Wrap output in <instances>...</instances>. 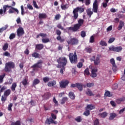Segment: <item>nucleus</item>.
<instances>
[{"label":"nucleus","instance_id":"1","mask_svg":"<svg viewBox=\"0 0 125 125\" xmlns=\"http://www.w3.org/2000/svg\"><path fill=\"white\" fill-rule=\"evenodd\" d=\"M7 8H10L8 11L10 14H11V13H14L15 11L17 12V14H19V11H18V9L8 5H4L3 6V9H0V15H1V16H3V15H5V14H6Z\"/></svg>","mask_w":125,"mask_h":125},{"label":"nucleus","instance_id":"2","mask_svg":"<svg viewBox=\"0 0 125 125\" xmlns=\"http://www.w3.org/2000/svg\"><path fill=\"white\" fill-rule=\"evenodd\" d=\"M57 62L59 64L57 66V68H61V67H65L68 63V60L65 57H61L57 60Z\"/></svg>","mask_w":125,"mask_h":125},{"label":"nucleus","instance_id":"3","mask_svg":"<svg viewBox=\"0 0 125 125\" xmlns=\"http://www.w3.org/2000/svg\"><path fill=\"white\" fill-rule=\"evenodd\" d=\"M68 57L71 64H77V63H78V55H77L76 51L74 53H70Z\"/></svg>","mask_w":125,"mask_h":125},{"label":"nucleus","instance_id":"4","mask_svg":"<svg viewBox=\"0 0 125 125\" xmlns=\"http://www.w3.org/2000/svg\"><path fill=\"white\" fill-rule=\"evenodd\" d=\"M83 11H84V8L82 7H77L76 8H74L73 11V18L75 20L78 19V17H79V12L80 13H83Z\"/></svg>","mask_w":125,"mask_h":125},{"label":"nucleus","instance_id":"5","mask_svg":"<svg viewBox=\"0 0 125 125\" xmlns=\"http://www.w3.org/2000/svg\"><path fill=\"white\" fill-rule=\"evenodd\" d=\"M14 68H15V63L12 62H9L5 63L4 71L5 72H10L11 69H14Z\"/></svg>","mask_w":125,"mask_h":125},{"label":"nucleus","instance_id":"6","mask_svg":"<svg viewBox=\"0 0 125 125\" xmlns=\"http://www.w3.org/2000/svg\"><path fill=\"white\" fill-rule=\"evenodd\" d=\"M43 62L42 60H40L38 61V62L31 66V68H33V71H38V69L37 68H39L40 69H42V63Z\"/></svg>","mask_w":125,"mask_h":125},{"label":"nucleus","instance_id":"7","mask_svg":"<svg viewBox=\"0 0 125 125\" xmlns=\"http://www.w3.org/2000/svg\"><path fill=\"white\" fill-rule=\"evenodd\" d=\"M66 42L68 44H71V45H76L79 43V40L76 38H71L70 40H67Z\"/></svg>","mask_w":125,"mask_h":125},{"label":"nucleus","instance_id":"8","mask_svg":"<svg viewBox=\"0 0 125 125\" xmlns=\"http://www.w3.org/2000/svg\"><path fill=\"white\" fill-rule=\"evenodd\" d=\"M91 61L94 62V64L95 66H98L99 64H100V57H99V55L95 58V56H93L92 59H91Z\"/></svg>","mask_w":125,"mask_h":125},{"label":"nucleus","instance_id":"9","mask_svg":"<svg viewBox=\"0 0 125 125\" xmlns=\"http://www.w3.org/2000/svg\"><path fill=\"white\" fill-rule=\"evenodd\" d=\"M69 81L67 80H62L60 82V86L61 88H66L69 84Z\"/></svg>","mask_w":125,"mask_h":125},{"label":"nucleus","instance_id":"10","mask_svg":"<svg viewBox=\"0 0 125 125\" xmlns=\"http://www.w3.org/2000/svg\"><path fill=\"white\" fill-rule=\"evenodd\" d=\"M109 50L111 51H115V52H121L123 50V47L121 46L117 47L112 46L109 47Z\"/></svg>","mask_w":125,"mask_h":125},{"label":"nucleus","instance_id":"11","mask_svg":"<svg viewBox=\"0 0 125 125\" xmlns=\"http://www.w3.org/2000/svg\"><path fill=\"white\" fill-rule=\"evenodd\" d=\"M92 10L95 13H97L98 11V1L95 0L93 4Z\"/></svg>","mask_w":125,"mask_h":125},{"label":"nucleus","instance_id":"12","mask_svg":"<svg viewBox=\"0 0 125 125\" xmlns=\"http://www.w3.org/2000/svg\"><path fill=\"white\" fill-rule=\"evenodd\" d=\"M56 34L58 35L57 37V41H59L60 42H64L65 40L61 38V31L58 29L56 30Z\"/></svg>","mask_w":125,"mask_h":125},{"label":"nucleus","instance_id":"13","mask_svg":"<svg viewBox=\"0 0 125 125\" xmlns=\"http://www.w3.org/2000/svg\"><path fill=\"white\" fill-rule=\"evenodd\" d=\"M110 62L112 65V70L114 72H117L118 71V67L116 65V62H115V60L114 58H112L110 60Z\"/></svg>","mask_w":125,"mask_h":125},{"label":"nucleus","instance_id":"14","mask_svg":"<svg viewBox=\"0 0 125 125\" xmlns=\"http://www.w3.org/2000/svg\"><path fill=\"white\" fill-rule=\"evenodd\" d=\"M18 37H22L25 32H24V29L22 27H20L17 30Z\"/></svg>","mask_w":125,"mask_h":125},{"label":"nucleus","instance_id":"15","mask_svg":"<svg viewBox=\"0 0 125 125\" xmlns=\"http://www.w3.org/2000/svg\"><path fill=\"white\" fill-rule=\"evenodd\" d=\"M83 22H84V21L83 19H80L78 21V23L75 24V26H76V28H77L78 30H80L81 28V27L83 26Z\"/></svg>","mask_w":125,"mask_h":125},{"label":"nucleus","instance_id":"16","mask_svg":"<svg viewBox=\"0 0 125 125\" xmlns=\"http://www.w3.org/2000/svg\"><path fill=\"white\" fill-rule=\"evenodd\" d=\"M45 124H47V125H50L51 124H54V125H57L58 122L57 121L53 120V119H51L49 120V119L47 118L45 122Z\"/></svg>","mask_w":125,"mask_h":125},{"label":"nucleus","instance_id":"17","mask_svg":"<svg viewBox=\"0 0 125 125\" xmlns=\"http://www.w3.org/2000/svg\"><path fill=\"white\" fill-rule=\"evenodd\" d=\"M78 1L82 3H85V5H86L87 6L91 3V0H78Z\"/></svg>","mask_w":125,"mask_h":125},{"label":"nucleus","instance_id":"18","mask_svg":"<svg viewBox=\"0 0 125 125\" xmlns=\"http://www.w3.org/2000/svg\"><path fill=\"white\" fill-rule=\"evenodd\" d=\"M43 47H44V46L42 43L35 45V48L37 49V50H42V49H43Z\"/></svg>","mask_w":125,"mask_h":125},{"label":"nucleus","instance_id":"19","mask_svg":"<svg viewBox=\"0 0 125 125\" xmlns=\"http://www.w3.org/2000/svg\"><path fill=\"white\" fill-rule=\"evenodd\" d=\"M47 85L49 87H51V86H54V85H56V81L53 80L52 81H50L47 83Z\"/></svg>","mask_w":125,"mask_h":125},{"label":"nucleus","instance_id":"20","mask_svg":"<svg viewBox=\"0 0 125 125\" xmlns=\"http://www.w3.org/2000/svg\"><path fill=\"white\" fill-rule=\"evenodd\" d=\"M96 72H97V69H93L92 70L91 75V77L92 78H96V77H97V74H96Z\"/></svg>","mask_w":125,"mask_h":125},{"label":"nucleus","instance_id":"21","mask_svg":"<svg viewBox=\"0 0 125 125\" xmlns=\"http://www.w3.org/2000/svg\"><path fill=\"white\" fill-rule=\"evenodd\" d=\"M76 87L79 91H83V85L82 83H77Z\"/></svg>","mask_w":125,"mask_h":125},{"label":"nucleus","instance_id":"22","mask_svg":"<svg viewBox=\"0 0 125 125\" xmlns=\"http://www.w3.org/2000/svg\"><path fill=\"white\" fill-rule=\"evenodd\" d=\"M40 37H41L42 39H44V38H46L47 37V34L45 33H41L37 35L36 39H39Z\"/></svg>","mask_w":125,"mask_h":125},{"label":"nucleus","instance_id":"23","mask_svg":"<svg viewBox=\"0 0 125 125\" xmlns=\"http://www.w3.org/2000/svg\"><path fill=\"white\" fill-rule=\"evenodd\" d=\"M124 26H125V23L124 22V21H119V25L118 27V31H121V30L123 29V27H124Z\"/></svg>","mask_w":125,"mask_h":125},{"label":"nucleus","instance_id":"24","mask_svg":"<svg viewBox=\"0 0 125 125\" xmlns=\"http://www.w3.org/2000/svg\"><path fill=\"white\" fill-rule=\"evenodd\" d=\"M68 30H70L71 31H73V32H78L79 30L78 29L77 27L76 26V25L74 24L73 27H69L67 28Z\"/></svg>","mask_w":125,"mask_h":125},{"label":"nucleus","instance_id":"25","mask_svg":"<svg viewBox=\"0 0 125 125\" xmlns=\"http://www.w3.org/2000/svg\"><path fill=\"white\" fill-rule=\"evenodd\" d=\"M40 81L39 80V79H35L32 83V86H36L37 84H39L40 83Z\"/></svg>","mask_w":125,"mask_h":125},{"label":"nucleus","instance_id":"26","mask_svg":"<svg viewBox=\"0 0 125 125\" xmlns=\"http://www.w3.org/2000/svg\"><path fill=\"white\" fill-rule=\"evenodd\" d=\"M16 87H17V83L15 82L12 83L10 88L12 91H15Z\"/></svg>","mask_w":125,"mask_h":125},{"label":"nucleus","instance_id":"27","mask_svg":"<svg viewBox=\"0 0 125 125\" xmlns=\"http://www.w3.org/2000/svg\"><path fill=\"white\" fill-rule=\"evenodd\" d=\"M99 117H101V118H103V119H105L107 116H108V113L107 112L104 111L102 113L99 114Z\"/></svg>","mask_w":125,"mask_h":125},{"label":"nucleus","instance_id":"28","mask_svg":"<svg viewBox=\"0 0 125 125\" xmlns=\"http://www.w3.org/2000/svg\"><path fill=\"white\" fill-rule=\"evenodd\" d=\"M47 18V16L45 13H40L39 15V19H45V18Z\"/></svg>","mask_w":125,"mask_h":125},{"label":"nucleus","instance_id":"29","mask_svg":"<svg viewBox=\"0 0 125 125\" xmlns=\"http://www.w3.org/2000/svg\"><path fill=\"white\" fill-rule=\"evenodd\" d=\"M84 51L87 53H91V52H92V47L90 46H88L85 48Z\"/></svg>","mask_w":125,"mask_h":125},{"label":"nucleus","instance_id":"30","mask_svg":"<svg viewBox=\"0 0 125 125\" xmlns=\"http://www.w3.org/2000/svg\"><path fill=\"white\" fill-rule=\"evenodd\" d=\"M117 117V114L115 113H111L110 114V116L109 117V121H112V120H114L115 118Z\"/></svg>","mask_w":125,"mask_h":125},{"label":"nucleus","instance_id":"31","mask_svg":"<svg viewBox=\"0 0 125 125\" xmlns=\"http://www.w3.org/2000/svg\"><path fill=\"white\" fill-rule=\"evenodd\" d=\"M61 7L62 10H66V9H68V8H69V5L68 4H63L62 3L61 5Z\"/></svg>","mask_w":125,"mask_h":125},{"label":"nucleus","instance_id":"32","mask_svg":"<svg viewBox=\"0 0 125 125\" xmlns=\"http://www.w3.org/2000/svg\"><path fill=\"white\" fill-rule=\"evenodd\" d=\"M86 94H87V95L88 96H94V94L93 93H92V91H91L90 89H87V91H86Z\"/></svg>","mask_w":125,"mask_h":125},{"label":"nucleus","instance_id":"33","mask_svg":"<svg viewBox=\"0 0 125 125\" xmlns=\"http://www.w3.org/2000/svg\"><path fill=\"white\" fill-rule=\"evenodd\" d=\"M125 101V97L121 98L120 99H118L116 100V103L117 104H121L122 102H124Z\"/></svg>","mask_w":125,"mask_h":125},{"label":"nucleus","instance_id":"34","mask_svg":"<svg viewBox=\"0 0 125 125\" xmlns=\"http://www.w3.org/2000/svg\"><path fill=\"white\" fill-rule=\"evenodd\" d=\"M32 56L35 58H41V55L36 52L32 54Z\"/></svg>","mask_w":125,"mask_h":125},{"label":"nucleus","instance_id":"35","mask_svg":"<svg viewBox=\"0 0 125 125\" xmlns=\"http://www.w3.org/2000/svg\"><path fill=\"white\" fill-rule=\"evenodd\" d=\"M10 93H11V90L7 89L6 91L4 92V96H9L10 95Z\"/></svg>","mask_w":125,"mask_h":125},{"label":"nucleus","instance_id":"36","mask_svg":"<svg viewBox=\"0 0 125 125\" xmlns=\"http://www.w3.org/2000/svg\"><path fill=\"white\" fill-rule=\"evenodd\" d=\"M69 97L71 99L74 100L76 97L75 96V94L73 92H70L68 94Z\"/></svg>","mask_w":125,"mask_h":125},{"label":"nucleus","instance_id":"37","mask_svg":"<svg viewBox=\"0 0 125 125\" xmlns=\"http://www.w3.org/2000/svg\"><path fill=\"white\" fill-rule=\"evenodd\" d=\"M43 82L44 83H49V81H50V78L48 77H45L42 78Z\"/></svg>","mask_w":125,"mask_h":125},{"label":"nucleus","instance_id":"38","mask_svg":"<svg viewBox=\"0 0 125 125\" xmlns=\"http://www.w3.org/2000/svg\"><path fill=\"white\" fill-rule=\"evenodd\" d=\"M86 13L90 18L91 16L93 14V12L91 11V9H89L86 10Z\"/></svg>","mask_w":125,"mask_h":125},{"label":"nucleus","instance_id":"39","mask_svg":"<svg viewBox=\"0 0 125 125\" xmlns=\"http://www.w3.org/2000/svg\"><path fill=\"white\" fill-rule=\"evenodd\" d=\"M95 108V106L92 104H88L86 107V109H89L90 110H93Z\"/></svg>","mask_w":125,"mask_h":125},{"label":"nucleus","instance_id":"40","mask_svg":"<svg viewBox=\"0 0 125 125\" xmlns=\"http://www.w3.org/2000/svg\"><path fill=\"white\" fill-rule=\"evenodd\" d=\"M83 115H84V116H85L86 117H88V116L90 115V111H89V110L86 109L83 113Z\"/></svg>","mask_w":125,"mask_h":125},{"label":"nucleus","instance_id":"41","mask_svg":"<svg viewBox=\"0 0 125 125\" xmlns=\"http://www.w3.org/2000/svg\"><path fill=\"white\" fill-rule=\"evenodd\" d=\"M42 41L43 43H47V42H50L49 38H42Z\"/></svg>","mask_w":125,"mask_h":125},{"label":"nucleus","instance_id":"42","mask_svg":"<svg viewBox=\"0 0 125 125\" xmlns=\"http://www.w3.org/2000/svg\"><path fill=\"white\" fill-rule=\"evenodd\" d=\"M75 121H76V122H77V123H81V122L83 121V119L82 118V117L78 116L75 118Z\"/></svg>","mask_w":125,"mask_h":125},{"label":"nucleus","instance_id":"43","mask_svg":"<svg viewBox=\"0 0 125 125\" xmlns=\"http://www.w3.org/2000/svg\"><path fill=\"white\" fill-rule=\"evenodd\" d=\"M68 101V98L67 97H63L62 99V101L61 102V104H65V102Z\"/></svg>","mask_w":125,"mask_h":125},{"label":"nucleus","instance_id":"44","mask_svg":"<svg viewBox=\"0 0 125 125\" xmlns=\"http://www.w3.org/2000/svg\"><path fill=\"white\" fill-rule=\"evenodd\" d=\"M7 48H8V43H5L3 46L2 50L4 51H5L6 50H7Z\"/></svg>","mask_w":125,"mask_h":125},{"label":"nucleus","instance_id":"45","mask_svg":"<svg viewBox=\"0 0 125 125\" xmlns=\"http://www.w3.org/2000/svg\"><path fill=\"white\" fill-rule=\"evenodd\" d=\"M8 28V25H6L4 27L0 28V33H2L3 31H5Z\"/></svg>","mask_w":125,"mask_h":125},{"label":"nucleus","instance_id":"46","mask_svg":"<svg viewBox=\"0 0 125 125\" xmlns=\"http://www.w3.org/2000/svg\"><path fill=\"white\" fill-rule=\"evenodd\" d=\"M84 74L86 75V76H89L90 75V73H89V69L88 68H86L84 71Z\"/></svg>","mask_w":125,"mask_h":125},{"label":"nucleus","instance_id":"47","mask_svg":"<svg viewBox=\"0 0 125 125\" xmlns=\"http://www.w3.org/2000/svg\"><path fill=\"white\" fill-rule=\"evenodd\" d=\"M16 37V35L15 33H11L9 36V39L10 40H13L14 39H15Z\"/></svg>","mask_w":125,"mask_h":125},{"label":"nucleus","instance_id":"48","mask_svg":"<svg viewBox=\"0 0 125 125\" xmlns=\"http://www.w3.org/2000/svg\"><path fill=\"white\" fill-rule=\"evenodd\" d=\"M13 106V104L10 103L8 105L7 107L8 111H12V107Z\"/></svg>","mask_w":125,"mask_h":125},{"label":"nucleus","instance_id":"49","mask_svg":"<svg viewBox=\"0 0 125 125\" xmlns=\"http://www.w3.org/2000/svg\"><path fill=\"white\" fill-rule=\"evenodd\" d=\"M5 77V73H4L2 75H0V83H1L3 82V79Z\"/></svg>","mask_w":125,"mask_h":125},{"label":"nucleus","instance_id":"50","mask_svg":"<svg viewBox=\"0 0 125 125\" xmlns=\"http://www.w3.org/2000/svg\"><path fill=\"white\" fill-rule=\"evenodd\" d=\"M100 45L102 46H107V43L104 41H101L100 43Z\"/></svg>","mask_w":125,"mask_h":125},{"label":"nucleus","instance_id":"51","mask_svg":"<svg viewBox=\"0 0 125 125\" xmlns=\"http://www.w3.org/2000/svg\"><path fill=\"white\" fill-rule=\"evenodd\" d=\"M21 83H22L23 85H27L28 84V80L26 79H24L21 82Z\"/></svg>","mask_w":125,"mask_h":125},{"label":"nucleus","instance_id":"52","mask_svg":"<svg viewBox=\"0 0 125 125\" xmlns=\"http://www.w3.org/2000/svg\"><path fill=\"white\" fill-rule=\"evenodd\" d=\"M55 20H56L57 21L59 20L60 18H61V15L60 14H57L55 16Z\"/></svg>","mask_w":125,"mask_h":125},{"label":"nucleus","instance_id":"53","mask_svg":"<svg viewBox=\"0 0 125 125\" xmlns=\"http://www.w3.org/2000/svg\"><path fill=\"white\" fill-rule=\"evenodd\" d=\"M83 64L82 62H79L77 64V68L79 69H81V68H83Z\"/></svg>","mask_w":125,"mask_h":125},{"label":"nucleus","instance_id":"54","mask_svg":"<svg viewBox=\"0 0 125 125\" xmlns=\"http://www.w3.org/2000/svg\"><path fill=\"white\" fill-rule=\"evenodd\" d=\"M51 118H52V119H51V120H53V121H54V120H56L57 119V116H56V115H55L53 113H51Z\"/></svg>","mask_w":125,"mask_h":125},{"label":"nucleus","instance_id":"55","mask_svg":"<svg viewBox=\"0 0 125 125\" xmlns=\"http://www.w3.org/2000/svg\"><path fill=\"white\" fill-rule=\"evenodd\" d=\"M81 36L82 38H84L86 36V33H85V31H81Z\"/></svg>","mask_w":125,"mask_h":125},{"label":"nucleus","instance_id":"56","mask_svg":"<svg viewBox=\"0 0 125 125\" xmlns=\"http://www.w3.org/2000/svg\"><path fill=\"white\" fill-rule=\"evenodd\" d=\"M94 125H99V119L96 118L94 121Z\"/></svg>","mask_w":125,"mask_h":125},{"label":"nucleus","instance_id":"57","mask_svg":"<svg viewBox=\"0 0 125 125\" xmlns=\"http://www.w3.org/2000/svg\"><path fill=\"white\" fill-rule=\"evenodd\" d=\"M57 27L58 29H61V30H64V27L63 26H62V24H61V23H59L57 25Z\"/></svg>","mask_w":125,"mask_h":125},{"label":"nucleus","instance_id":"58","mask_svg":"<svg viewBox=\"0 0 125 125\" xmlns=\"http://www.w3.org/2000/svg\"><path fill=\"white\" fill-rule=\"evenodd\" d=\"M61 68H61L60 72L62 75H63V74H64L63 72L65 70V66H61Z\"/></svg>","mask_w":125,"mask_h":125},{"label":"nucleus","instance_id":"59","mask_svg":"<svg viewBox=\"0 0 125 125\" xmlns=\"http://www.w3.org/2000/svg\"><path fill=\"white\" fill-rule=\"evenodd\" d=\"M94 86V83H87L86 84L87 87H91L92 86Z\"/></svg>","mask_w":125,"mask_h":125},{"label":"nucleus","instance_id":"60","mask_svg":"<svg viewBox=\"0 0 125 125\" xmlns=\"http://www.w3.org/2000/svg\"><path fill=\"white\" fill-rule=\"evenodd\" d=\"M7 97V96H2L1 98V101L2 102H5V101H6Z\"/></svg>","mask_w":125,"mask_h":125},{"label":"nucleus","instance_id":"61","mask_svg":"<svg viewBox=\"0 0 125 125\" xmlns=\"http://www.w3.org/2000/svg\"><path fill=\"white\" fill-rule=\"evenodd\" d=\"M33 4L34 7H35V8L39 9V6H38V4H37V2H36V1L33 0Z\"/></svg>","mask_w":125,"mask_h":125},{"label":"nucleus","instance_id":"62","mask_svg":"<svg viewBox=\"0 0 125 125\" xmlns=\"http://www.w3.org/2000/svg\"><path fill=\"white\" fill-rule=\"evenodd\" d=\"M116 39L115 38H110L108 41V43H112V42H113Z\"/></svg>","mask_w":125,"mask_h":125},{"label":"nucleus","instance_id":"63","mask_svg":"<svg viewBox=\"0 0 125 125\" xmlns=\"http://www.w3.org/2000/svg\"><path fill=\"white\" fill-rule=\"evenodd\" d=\"M94 42V37H93V36H92L90 38L89 42H90L91 43H93Z\"/></svg>","mask_w":125,"mask_h":125},{"label":"nucleus","instance_id":"64","mask_svg":"<svg viewBox=\"0 0 125 125\" xmlns=\"http://www.w3.org/2000/svg\"><path fill=\"white\" fill-rule=\"evenodd\" d=\"M118 89V84L115 83L112 86V89Z\"/></svg>","mask_w":125,"mask_h":125}]
</instances>
